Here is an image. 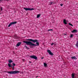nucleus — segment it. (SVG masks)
Returning a JSON list of instances; mask_svg holds the SVG:
<instances>
[{"label": "nucleus", "instance_id": "nucleus-1", "mask_svg": "<svg viewBox=\"0 0 78 78\" xmlns=\"http://www.w3.org/2000/svg\"><path fill=\"white\" fill-rule=\"evenodd\" d=\"M26 41H23V42L26 44L27 45H32V46H39V43L38 42V40L33 39H26Z\"/></svg>", "mask_w": 78, "mask_h": 78}, {"label": "nucleus", "instance_id": "nucleus-2", "mask_svg": "<svg viewBox=\"0 0 78 78\" xmlns=\"http://www.w3.org/2000/svg\"><path fill=\"white\" fill-rule=\"evenodd\" d=\"M7 72L8 73L12 75V74H16V73H20V71H14L10 72L7 71Z\"/></svg>", "mask_w": 78, "mask_h": 78}, {"label": "nucleus", "instance_id": "nucleus-3", "mask_svg": "<svg viewBox=\"0 0 78 78\" xmlns=\"http://www.w3.org/2000/svg\"><path fill=\"white\" fill-rule=\"evenodd\" d=\"M24 9H25L26 11H32V10H34L35 9L33 8H23Z\"/></svg>", "mask_w": 78, "mask_h": 78}, {"label": "nucleus", "instance_id": "nucleus-4", "mask_svg": "<svg viewBox=\"0 0 78 78\" xmlns=\"http://www.w3.org/2000/svg\"><path fill=\"white\" fill-rule=\"evenodd\" d=\"M30 57L31 59H36V60L37 59V57L35 55H30Z\"/></svg>", "mask_w": 78, "mask_h": 78}, {"label": "nucleus", "instance_id": "nucleus-5", "mask_svg": "<svg viewBox=\"0 0 78 78\" xmlns=\"http://www.w3.org/2000/svg\"><path fill=\"white\" fill-rule=\"evenodd\" d=\"M17 22L16 21H15L14 22H12L11 23L8 25V27H10V26H11V25H14V24H16V23H17Z\"/></svg>", "mask_w": 78, "mask_h": 78}, {"label": "nucleus", "instance_id": "nucleus-6", "mask_svg": "<svg viewBox=\"0 0 78 78\" xmlns=\"http://www.w3.org/2000/svg\"><path fill=\"white\" fill-rule=\"evenodd\" d=\"M47 51L49 55H51V56H53V53L51 52V51L50 50H48Z\"/></svg>", "mask_w": 78, "mask_h": 78}, {"label": "nucleus", "instance_id": "nucleus-7", "mask_svg": "<svg viewBox=\"0 0 78 78\" xmlns=\"http://www.w3.org/2000/svg\"><path fill=\"white\" fill-rule=\"evenodd\" d=\"M22 44V42H18V43H17L16 45V47H19L21 44Z\"/></svg>", "mask_w": 78, "mask_h": 78}, {"label": "nucleus", "instance_id": "nucleus-8", "mask_svg": "<svg viewBox=\"0 0 78 78\" xmlns=\"http://www.w3.org/2000/svg\"><path fill=\"white\" fill-rule=\"evenodd\" d=\"M66 22H67V21H66V19L64 20H63V23L65 25H67V23Z\"/></svg>", "mask_w": 78, "mask_h": 78}, {"label": "nucleus", "instance_id": "nucleus-9", "mask_svg": "<svg viewBox=\"0 0 78 78\" xmlns=\"http://www.w3.org/2000/svg\"><path fill=\"white\" fill-rule=\"evenodd\" d=\"M77 32H78V31L77 30H73V31H71L72 33H76Z\"/></svg>", "mask_w": 78, "mask_h": 78}, {"label": "nucleus", "instance_id": "nucleus-10", "mask_svg": "<svg viewBox=\"0 0 78 78\" xmlns=\"http://www.w3.org/2000/svg\"><path fill=\"white\" fill-rule=\"evenodd\" d=\"M72 78H78L75 77V74L74 73H72Z\"/></svg>", "mask_w": 78, "mask_h": 78}, {"label": "nucleus", "instance_id": "nucleus-11", "mask_svg": "<svg viewBox=\"0 0 78 78\" xmlns=\"http://www.w3.org/2000/svg\"><path fill=\"white\" fill-rule=\"evenodd\" d=\"M8 66L9 67H12V65L10 63L8 64Z\"/></svg>", "mask_w": 78, "mask_h": 78}, {"label": "nucleus", "instance_id": "nucleus-12", "mask_svg": "<svg viewBox=\"0 0 78 78\" xmlns=\"http://www.w3.org/2000/svg\"><path fill=\"white\" fill-rule=\"evenodd\" d=\"M9 62L10 63H11V62H13V61L12 60L10 59L9 60Z\"/></svg>", "mask_w": 78, "mask_h": 78}, {"label": "nucleus", "instance_id": "nucleus-13", "mask_svg": "<svg viewBox=\"0 0 78 78\" xmlns=\"http://www.w3.org/2000/svg\"><path fill=\"white\" fill-rule=\"evenodd\" d=\"M72 59H77V58H76L75 57V56H74L73 57H71Z\"/></svg>", "mask_w": 78, "mask_h": 78}, {"label": "nucleus", "instance_id": "nucleus-14", "mask_svg": "<svg viewBox=\"0 0 78 78\" xmlns=\"http://www.w3.org/2000/svg\"><path fill=\"white\" fill-rule=\"evenodd\" d=\"M41 14L37 15V18H39L40 16H41Z\"/></svg>", "mask_w": 78, "mask_h": 78}, {"label": "nucleus", "instance_id": "nucleus-15", "mask_svg": "<svg viewBox=\"0 0 78 78\" xmlns=\"http://www.w3.org/2000/svg\"><path fill=\"white\" fill-rule=\"evenodd\" d=\"M14 37L15 39H18V37L16 35H15Z\"/></svg>", "mask_w": 78, "mask_h": 78}, {"label": "nucleus", "instance_id": "nucleus-16", "mask_svg": "<svg viewBox=\"0 0 78 78\" xmlns=\"http://www.w3.org/2000/svg\"><path fill=\"white\" fill-rule=\"evenodd\" d=\"M44 67H46L47 66V64L46 63H44Z\"/></svg>", "mask_w": 78, "mask_h": 78}, {"label": "nucleus", "instance_id": "nucleus-17", "mask_svg": "<svg viewBox=\"0 0 78 78\" xmlns=\"http://www.w3.org/2000/svg\"><path fill=\"white\" fill-rule=\"evenodd\" d=\"M76 46L77 47H78V41H77L76 43Z\"/></svg>", "mask_w": 78, "mask_h": 78}, {"label": "nucleus", "instance_id": "nucleus-18", "mask_svg": "<svg viewBox=\"0 0 78 78\" xmlns=\"http://www.w3.org/2000/svg\"><path fill=\"white\" fill-rule=\"evenodd\" d=\"M73 34H70V37H71V38H72V37H73Z\"/></svg>", "mask_w": 78, "mask_h": 78}, {"label": "nucleus", "instance_id": "nucleus-19", "mask_svg": "<svg viewBox=\"0 0 78 78\" xmlns=\"http://www.w3.org/2000/svg\"><path fill=\"white\" fill-rule=\"evenodd\" d=\"M69 25H70L71 26H72V27H73V25L72 24H71V23H69Z\"/></svg>", "mask_w": 78, "mask_h": 78}, {"label": "nucleus", "instance_id": "nucleus-20", "mask_svg": "<svg viewBox=\"0 0 78 78\" xmlns=\"http://www.w3.org/2000/svg\"><path fill=\"white\" fill-rule=\"evenodd\" d=\"M25 47L26 48V49H30V48H28V47L27 46H26V45H25Z\"/></svg>", "mask_w": 78, "mask_h": 78}, {"label": "nucleus", "instance_id": "nucleus-21", "mask_svg": "<svg viewBox=\"0 0 78 78\" xmlns=\"http://www.w3.org/2000/svg\"><path fill=\"white\" fill-rule=\"evenodd\" d=\"M12 66H16V64H15V63H12Z\"/></svg>", "mask_w": 78, "mask_h": 78}, {"label": "nucleus", "instance_id": "nucleus-22", "mask_svg": "<svg viewBox=\"0 0 78 78\" xmlns=\"http://www.w3.org/2000/svg\"><path fill=\"white\" fill-rule=\"evenodd\" d=\"M53 4V2H51L49 3V5H51Z\"/></svg>", "mask_w": 78, "mask_h": 78}, {"label": "nucleus", "instance_id": "nucleus-23", "mask_svg": "<svg viewBox=\"0 0 78 78\" xmlns=\"http://www.w3.org/2000/svg\"><path fill=\"white\" fill-rule=\"evenodd\" d=\"M30 45V48H33V46H32V45Z\"/></svg>", "mask_w": 78, "mask_h": 78}, {"label": "nucleus", "instance_id": "nucleus-24", "mask_svg": "<svg viewBox=\"0 0 78 78\" xmlns=\"http://www.w3.org/2000/svg\"><path fill=\"white\" fill-rule=\"evenodd\" d=\"M48 31H53V29H49V30H48Z\"/></svg>", "mask_w": 78, "mask_h": 78}, {"label": "nucleus", "instance_id": "nucleus-25", "mask_svg": "<svg viewBox=\"0 0 78 78\" xmlns=\"http://www.w3.org/2000/svg\"><path fill=\"white\" fill-rule=\"evenodd\" d=\"M62 5H63V4H60V6H62Z\"/></svg>", "mask_w": 78, "mask_h": 78}, {"label": "nucleus", "instance_id": "nucleus-26", "mask_svg": "<svg viewBox=\"0 0 78 78\" xmlns=\"http://www.w3.org/2000/svg\"><path fill=\"white\" fill-rule=\"evenodd\" d=\"M22 60L23 61H25V60L23 59H22Z\"/></svg>", "mask_w": 78, "mask_h": 78}, {"label": "nucleus", "instance_id": "nucleus-27", "mask_svg": "<svg viewBox=\"0 0 78 78\" xmlns=\"http://www.w3.org/2000/svg\"><path fill=\"white\" fill-rule=\"evenodd\" d=\"M1 11H2V7H1Z\"/></svg>", "mask_w": 78, "mask_h": 78}, {"label": "nucleus", "instance_id": "nucleus-28", "mask_svg": "<svg viewBox=\"0 0 78 78\" xmlns=\"http://www.w3.org/2000/svg\"><path fill=\"white\" fill-rule=\"evenodd\" d=\"M53 44H54V43H52L51 44V45H53Z\"/></svg>", "mask_w": 78, "mask_h": 78}, {"label": "nucleus", "instance_id": "nucleus-29", "mask_svg": "<svg viewBox=\"0 0 78 78\" xmlns=\"http://www.w3.org/2000/svg\"><path fill=\"white\" fill-rule=\"evenodd\" d=\"M12 68L13 69V70H14V66H12Z\"/></svg>", "mask_w": 78, "mask_h": 78}, {"label": "nucleus", "instance_id": "nucleus-30", "mask_svg": "<svg viewBox=\"0 0 78 78\" xmlns=\"http://www.w3.org/2000/svg\"><path fill=\"white\" fill-rule=\"evenodd\" d=\"M43 58H44V57H42V58H41V59H43Z\"/></svg>", "mask_w": 78, "mask_h": 78}, {"label": "nucleus", "instance_id": "nucleus-31", "mask_svg": "<svg viewBox=\"0 0 78 78\" xmlns=\"http://www.w3.org/2000/svg\"><path fill=\"white\" fill-rule=\"evenodd\" d=\"M29 62H30V63H32V62H31V61H29Z\"/></svg>", "mask_w": 78, "mask_h": 78}, {"label": "nucleus", "instance_id": "nucleus-32", "mask_svg": "<svg viewBox=\"0 0 78 78\" xmlns=\"http://www.w3.org/2000/svg\"><path fill=\"white\" fill-rule=\"evenodd\" d=\"M64 35H67V34H64Z\"/></svg>", "mask_w": 78, "mask_h": 78}, {"label": "nucleus", "instance_id": "nucleus-33", "mask_svg": "<svg viewBox=\"0 0 78 78\" xmlns=\"http://www.w3.org/2000/svg\"><path fill=\"white\" fill-rule=\"evenodd\" d=\"M39 76H36V78H37V77H38Z\"/></svg>", "mask_w": 78, "mask_h": 78}]
</instances>
